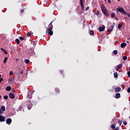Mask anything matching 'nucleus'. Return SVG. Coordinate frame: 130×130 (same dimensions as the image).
<instances>
[{
	"mask_svg": "<svg viewBox=\"0 0 130 130\" xmlns=\"http://www.w3.org/2000/svg\"><path fill=\"white\" fill-rule=\"evenodd\" d=\"M9 98L8 97V95H5L4 96V99H5V100H8V99Z\"/></svg>",
	"mask_w": 130,
	"mask_h": 130,
	"instance_id": "nucleus-34",
	"label": "nucleus"
},
{
	"mask_svg": "<svg viewBox=\"0 0 130 130\" xmlns=\"http://www.w3.org/2000/svg\"><path fill=\"white\" fill-rule=\"evenodd\" d=\"M109 4H111V1L110 0H107Z\"/></svg>",
	"mask_w": 130,
	"mask_h": 130,
	"instance_id": "nucleus-45",
	"label": "nucleus"
},
{
	"mask_svg": "<svg viewBox=\"0 0 130 130\" xmlns=\"http://www.w3.org/2000/svg\"><path fill=\"white\" fill-rule=\"evenodd\" d=\"M118 122L119 124V126H121V124H122V120L118 121Z\"/></svg>",
	"mask_w": 130,
	"mask_h": 130,
	"instance_id": "nucleus-22",
	"label": "nucleus"
},
{
	"mask_svg": "<svg viewBox=\"0 0 130 130\" xmlns=\"http://www.w3.org/2000/svg\"><path fill=\"white\" fill-rule=\"evenodd\" d=\"M118 1V2H119L120 0H117Z\"/></svg>",
	"mask_w": 130,
	"mask_h": 130,
	"instance_id": "nucleus-54",
	"label": "nucleus"
},
{
	"mask_svg": "<svg viewBox=\"0 0 130 130\" xmlns=\"http://www.w3.org/2000/svg\"><path fill=\"white\" fill-rule=\"evenodd\" d=\"M1 109L2 110L3 112H4L5 110H6V107L2 106L1 107Z\"/></svg>",
	"mask_w": 130,
	"mask_h": 130,
	"instance_id": "nucleus-21",
	"label": "nucleus"
},
{
	"mask_svg": "<svg viewBox=\"0 0 130 130\" xmlns=\"http://www.w3.org/2000/svg\"><path fill=\"white\" fill-rule=\"evenodd\" d=\"M87 10H88V7H87L86 9V11H87Z\"/></svg>",
	"mask_w": 130,
	"mask_h": 130,
	"instance_id": "nucleus-49",
	"label": "nucleus"
},
{
	"mask_svg": "<svg viewBox=\"0 0 130 130\" xmlns=\"http://www.w3.org/2000/svg\"><path fill=\"white\" fill-rule=\"evenodd\" d=\"M19 39L20 40H21V41H23V40H26V39H25V38L22 37H20Z\"/></svg>",
	"mask_w": 130,
	"mask_h": 130,
	"instance_id": "nucleus-30",
	"label": "nucleus"
},
{
	"mask_svg": "<svg viewBox=\"0 0 130 130\" xmlns=\"http://www.w3.org/2000/svg\"><path fill=\"white\" fill-rule=\"evenodd\" d=\"M100 14V11H99V10H97L96 13H94V15H96V16H99Z\"/></svg>",
	"mask_w": 130,
	"mask_h": 130,
	"instance_id": "nucleus-24",
	"label": "nucleus"
},
{
	"mask_svg": "<svg viewBox=\"0 0 130 130\" xmlns=\"http://www.w3.org/2000/svg\"><path fill=\"white\" fill-rule=\"evenodd\" d=\"M113 54H115V55L117 54V50H114L113 51Z\"/></svg>",
	"mask_w": 130,
	"mask_h": 130,
	"instance_id": "nucleus-35",
	"label": "nucleus"
},
{
	"mask_svg": "<svg viewBox=\"0 0 130 130\" xmlns=\"http://www.w3.org/2000/svg\"><path fill=\"white\" fill-rule=\"evenodd\" d=\"M126 46V43H122L121 44V47L122 48H124Z\"/></svg>",
	"mask_w": 130,
	"mask_h": 130,
	"instance_id": "nucleus-12",
	"label": "nucleus"
},
{
	"mask_svg": "<svg viewBox=\"0 0 130 130\" xmlns=\"http://www.w3.org/2000/svg\"><path fill=\"white\" fill-rule=\"evenodd\" d=\"M33 33L32 32H29L27 33V37H30V35H32Z\"/></svg>",
	"mask_w": 130,
	"mask_h": 130,
	"instance_id": "nucleus-19",
	"label": "nucleus"
},
{
	"mask_svg": "<svg viewBox=\"0 0 130 130\" xmlns=\"http://www.w3.org/2000/svg\"><path fill=\"white\" fill-rule=\"evenodd\" d=\"M89 34L90 35L93 36V35H94V31L93 30H90L89 32Z\"/></svg>",
	"mask_w": 130,
	"mask_h": 130,
	"instance_id": "nucleus-29",
	"label": "nucleus"
},
{
	"mask_svg": "<svg viewBox=\"0 0 130 130\" xmlns=\"http://www.w3.org/2000/svg\"><path fill=\"white\" fill-rule=\"evenodd\" d=\"M112 121H113V120H112V121H111V123H112Z\"/></svg>",
	"mask_w": 130,
	"mask_h": 130,
	"instance_id": "nucleus-53",
	"label": "nucleus"
},
{
	"mask_svg": "<svg viewBox=\"0 0 130 130\" xmlns=\"http://www.w3.org/2000/svg\"><path fill=\"white\" fill-rule=\"evenodd\" d=\"M127 91L128 92V93H130V87H128L127 89Z\"/></svg>",
	"mask_w": 130,
	"mask_h": 130,
	"instance_id": "nucleus-41",
	"label": "nucleus"
},
{
	"mask_svg": "<svg viewBox=\"0 0 130 130\" xmlns=\"http://www.w3.org/2000/svg\"><path fill=\"white\" fill-rule=\"evenodd\" d=\"M101 9L102 10V13L106 16L107 17H109V14H108V12H107V10H106V8H105V6L103 5V4L102 5L101 7Z\"/></svg>",
	"mask_w": 130,
	"mask_h": 130,
	"instance_id": "nucleus-2",
	"label": "nucleus"
},
{
	"mask_svg": "<svg viewBox=\"0 0 130 130\" xmlns=\"http://www.w3.org/2000/svg\"><path fill=\"white\" fill-rule=\"evenodd\" d=\"M111 18H115V13L112 12L111 14Z\"/></svg>",
	"mask_w": 130,
	"mask_h": 130,
	"instance_id": "nucleus-17",
	"label": "nucleus"
},
{
	"mask_svg": "<svg viewBox=\"0 0 130 130\" xmlns=\"http://www.w3.org/2000/svg\"><path fill=\"white\" fill-rule=\"evenodd\" d=\"M129 118H130V116L129 117Z\"/></svg>",
	"mask_w": 130,
	"mask_h": 130,
	"instance_id": "nucleus-57",
	"label": "nucleus"
},
{
	"mask_svg": "<svg viewBox=\"0 0 130 130\" xmlns=\"http://www.w3.org/2000/svg\"><path fill=\"white\" fill-rule=\"evenodd\" d=\"M114 78H117V77H118V74H117V72H115L114 73Z\"/></svg>",
	"mask_w": 130,
	"mask_h": 130,
	"instance_id": "nucleus-20",
	"label": "nucleus"
},
{
	"mask_svg": "<svg viewBox=\"0 0 130 130\" xmlns=\"http://www.w3.org/2000/svg\"><path fill=\"white\" fill-rule=\"evenodd\" d=\"M19 110H20V111H21L22 110V109H23V105H21L18 108Z\"/></svg>",
	"mask_w": 130,
	"mask_h": 130,
	"instance_id": "nucleus-27",
	"label": "nucleus"
},
{
	"mask_svg": "<svg viewBox=\"0 0 130 130\" xmlns=\"http://www.w3.org/2000/svg\"><path fill=\"white\" fill-rule=\"evenodd\" d=\"M3 113H4L3 110L0 109V114H3Z\"/></svg>",
	"mask_w": 130,
	"mask_h": 130,
	"instance_id": "nucleus-37",
	"label": "nucleus"
},
{
	"mask_svg": "<svg viewBox=\"0 0 130 130\" xmlns=\"http://www.w3.org/2000/svg\"><path fill=\"white\" fill-rule=\"evenodd\" d=\"M123 123L124 125H126L127 124V122H126V121H124Z\"/></svg>",
	"mask_w": 130,
	"mask_h": 130,
	"instance_id": "nucleus-40",
	"label": "nucleus"
},
{
	"mask_svg": "<svg viewBox=\"0 0 130 130\" xmlns=\"http://www.w3.org/2000/svg\"><path fill=\"white\" fill-rule=\"evenodd\" d=\"M24 62L25 63H29L30 62V60L29 59H24Z\"/></svg>",
	"mask_w": 130,
	"mask_h": 130,
	"instance_id": "nucleus-31",
	"label": "nucleus"
},
{
	"mask_svg": "<svg viewBox=\"0 0 130 130\" xmlns=\"http://www.w3.org/2000/svg\"><path fill=\"white\" fill-rule=\"evenodd\" d=\"M27 97L29 98V99H32V93L31 92H29L27 94Z\"/></svg>",
	"mask_w": 130,
	"mask_h": 130,
	"instance_id": "nucleus-14",
	"label": "nucleus"
},
{
	"mask_svg": "<svg viewBox=\"0 0 130 130\" xmlns=\"http://www.w3.org/2000/svg\"><path fill=\"white\" fill-rule=\"evenodd\" d=\"M52 29H53V25H52V22H51L49 24V28H47L46 33H48L49 35L52 36V35H53V31H52Z\"/></svg>",
	"mask_w": 130,
	"mask_h": 130,
	"instance_id": "nucleus-1",
	"label": "nucleus"
},
{
	"mask_svg": "<svg viewBox=\"0 0 130 130\" xmlns=\"http://www.w3.org/2000/svg\"><path fill=\"white\" fill-rule=\"evenodd\" d=\"M27 102L29 103V104H28V106H27V108H28V110H30V109H31V108H32V104H31V101H28Z\"/></svg>",
	"mask_w": 130,
	"mask_h": 130,
	"instance_id": "nucleus-5",
	"label": "nucleus"
},
{
	"mask_svg": "<svg viewBox=\"0 0 130 130\" xmlns=\"http://www.w3.org/2000/svg\"><path fill=\"white\" fill-rule=\"evenodd\" d=\"M122 58L123 60H126V59H127V57H126V56H124Z\"/></svg>",
	"mask_w": 130,
	"mask_h": 130,
	"instance_id": "nucleus-33",
	"label": "nucleus"
},
{
	"mask_svg": "<svg viewBox=\"0 0 130 130\" xmlns=\"http://www.w3.org/2000/svg\"><path fill=\"white\" fill-rule=\"evenodd\" d=\"M99 30L100 32H102L103 31H104L105 30V26L103 25L102 27H99Z\"/></svg>",
	"mask_w": 130,
	"mask_h": 130,
	"instance_id": "nucleus-7",
	"label": "nucleus"
},
{
	"mask_svg": "<svg viewBox=\"0 0 130 130\" xmlns=\"http://www.w3.org/2000/svg\"><path fill=\"white\" fill-rule=\"evenodd\" d=\"M55 91H56V92H57V93H58V92H59V89L56 88V89H55Z\"/></svg>",
	"mask_w": 130,
	"mask_h": 130,
	"instance_id": "nucleus-39",
	"label": "nucleus"
},
{
	"mask_svg": "<svg viewBox=\"0 0 130 130\" xmlns=\"http://www.w3.org/2000/svg\"><path fill=\"white\" fill-rule=\"evenodd\" d=\"M117 12H119V13H122V14H124V15H126V12L124 11V9L121 7H119L117 9Z\"/></svg>",
	"mask_w": 130,
	"mask_h": 130,
	"instance_id": "nucleus-3",
	"label": "nucleus"
},
{
	"mask_svg": "<svg viewBox=\"0 0 130 130\" xmlns=\"http://www.w3.org/2000/svg\"><path fill=\"white\" fill-rule=\"evenodd\" d=\"M127 75H128V77H129V78H130V72L128 71L127 73Z\"/></svg>",
	"mask_w": 130,
	"mask_h": 130,
	"instance_id": "nucleus-38",
	"label": "nucleus"
},
{
	"mask_svg": "<svg viewBox=\"0 0 130 130\" xmlns=\"http://www.w3.org/2000/svg\"><path fill=\"white\" fill-rule=\"evenodd\" d=\"M15 42H16L17 44H20V40L16 39L15 40Z\"/></svg>",
	"mask_w": 130,
	"mask_h": 130,
	"instance_id": "nucleus-25",
	"label": "nucleus"
},
{
	"mask_svg": "<svg viewBox=\"0 0 130 130\" xmlns=\"http://www.w3.org/2000/svg\"><path fill=\"white\" fill-rule=\"evenodd\" d=\"M115 98L116 99H118L119 98H120V93H116Z\"/></svg>",
	"mask_w": 130,
	"mask_h": 130,
	"instance_id": "nucleus-10",
	"label": "nucleus"
},
{
	"mask_svg": "<svg viewBox=\"0 0 130 130\" xmlns=\"http://www.w3.org/2000/svg\"><path fill=\"white\" fill-rule=\"evenodd\" d=\"M1 49L4 52L5 54H8V51H7L5 49L1 48Z\"/></svg>",
	"mask_w": 130,
	"mask_h": 130,
	"instance_id": "nucleus-15",
	"label": "nucleus"
},
{
	"mask_svg": "<svg viewBox=\"0 0 130 130\" xmlns=\"http://www.w3.org/2000/svg\"><path fill=\"white\" fill-rule=\"evenodd\" d=\"M126 42H127V43H128V41H127Z\"/></svg>",
	"mask_w": 130,
	"mask_h": 130,
	"instance_id": "nucleus-55",
	"label": "nucleus"
},
{
	"mask_svg": "<svg viewBox=\"0 0 130 130\" xmlns=\"http://www.w3.org/2000/svg\"><path fill=\"white\" fill-rule=\"evenodd\" d=\"M9 74L11 76H13V75H14L13 71H10Z\"/></svg>",
	"mask_w": 130,
	"mask_h": 130,
	"instance_id": "nucleus-36",
	"label": "nucleus"
},
{
	"mask_svg": "<svg viewBox=\"0 0 130 130\" xmlns=\"http://www.w3.org/2000/svg\"><path fill=\"white\" fill-rule=\"evenodd\" d=\"M20 12L21 13H23L24 12V9H21Z\"/></svg>",
	"mask_w": 130,
	"mask_h": 130,
	"instance_id": "nucleus-46",
	"label": "nucleus"
},
{
	"mask_svg": "<svg viewBox=\"0 0 130 130\" xmlns=\"http://www.w3.org/2000/svg\"><path fill=\"white\" fill-rule=\"evenodd\" d=\"M14 80V79H13L12 78H10L8 79V83H11L12 81H13Z\"/></svg>",
	"mask_w": 130,
	"mask_h": 130,
	"instance_id": "nucleus-26",
	"label": "nucleus"
},
{
	"mask_svg": "<svg viewBox=\"0 0 130 130\" xmlns=\"http://www.w3.org/2000/svg\"><path fill=\"white\" fill-rule=\"evenodd\" d=\"M11 89H12V87H11V86H7L6 88V91H11Z\"/></svg>",
	"mask_w": 130,
	"mask_h": 130,
	"instance_id": "nucleus-16",
	"label": "nucleus"
},
{
	"mask_svg": "<svg viewBox=\"0 0 130 130\" xmlns=\"http://www.w3.org/2000/svg\"><path fill=\"white\" fill-rule=\"evenodd\" d=\"M122 68V64H119L118 66H117V69L120 70V69H121Z\"/></svg>",
	"mask_w": 130,
	"mask_h": 130,
	"instance_id": "nucleus-18",
	"label": "nucleus"
},
{
	"mask_svg": "<svg viewBox=\"0 0 130 130\" xmlns=\"http://www.w3.org/2000/svg\"><path fill=\"white\" fill-rule=\"evenodd\" d=\"M16 61H18V60H19V59H18L17 58L16 59Z\"/></svg>",
	"mask_w": 130,
	"mask_h": 130,
	"instance_id": "nucleus-50",
	"label": "nucleus"
},
{
	"mask_svg": "<svg viewBox=\"0 0 130 130\" xmlns=\"http://www.w3.org/2000/svg\"><path fill=\"white\" fill-rule=\"evenodd\" d=\"M121 27H122V24H119L118 25V29H121Z\"/></svg>",
	"mask_w": 130,
	"mask_h": 130,
	"instance_id": "nucleus-28",
	"label": "nucleus"
},
{
	"mask_svg": "<svg viewBox=\"0 0 130 130\" xmlns=\"http://www.w3.org/2000/svg\"><path fill=\"white\" fill-rule=\"evenodd\" d=\"M121 88L119 87H116L115 88V92H120V91H121Z\"/></svg>",
	"mask_w": 130,
	"mask_h": 130,
	"instance_id": "nucleus-13",
	"label": "nucleus"
},
{
	"mask_svg": "<svg viewBox=\"0 0 130 130\" xmlns=\"http://www.w3.org/2000/svg\"><path fill=\"white\" fill-rule=\"evenodd\" d=\"M105 1V2H106V0H104Z\"/></svg>",
	"mask_w": 130,
	"mask_h": 130,
	"instance_id": "nucleus-56",
	"label": "nucleus"
},
{
	"mask_svg": "<svg viewBox=\"0 0 130 130\" xmlns=\"http://www.w3.org/2000/svg\"><path fill=\"white\" fill-rule=\"evenodd\" d=\"M9 97L11 99H15V94L14 93L10 92L9 93Z\"/></svg>",
	"mask_w": 130,
	"mask_h": 130,
	"instance_id": "nucleus-8",
	"label": "nucleus"
},
{
	"mask_svg": "<svg viewBox=\"0 0 130 130\" xmlns=\"http://www.w3.org/2000/svg\"><path fill=\"white\" fill-rule=\"evenodd\" d=\"M2 78V75L0 74V78Z\"/></svg>",
	"mask_w": 130,
	"mask_h": 130,
	"instance_id": "nucleus-51",
	"label": "nucleus"
},
{
	"mask_svg": "<svg viewBox=\"0 0 130 130\" xmlns=\"http://www.w3.org/2000/svg\"><path fill=\"white\" fill-rule=\"evenodd\" d=\"M6 123H7V124H10L11 123H12V119L9 118L6 120Z\"/></svg>",
	"mask_w": 130,
	"mask_h": 130,
	"instance_id": "nucleus-9",
	"label": "nucleus"
},
{
	"mask_svg": "<svg viewBox=\"0 0 130 130\" xmlns=\"http://www.w3.org/2000/svg\"><path fill=\"white\" fill-rule=\"evenodd\" d=\"M115 126H116V125L115 124H112L111 125V128L114 129V128H115Z\"/></svg>",
	"mask_w": 130,
	"mask_h": 130,
	"instance_id": "nucleus-23",
	"label": "nucleus"
},
{
	"mask_svg": "<svg viewBox=\"0 0 130 130\" xmlns=\"http://www.w3.org/2000/svg\"><path fill=\"white\" fill-rule=\"evenodd\" d=\"M19 73L21 75H23V71H20Z\"/></svg>",
	"mask_w": 130,
	"mask_h": 130,
	"instance_id": "nucleus-44",
	"label": "nucleus"
},
{
	"mask_svg": "<svg viewBox=\"0 0 130 130\" xmlns=\"http://www.w3.org/2000/svg\"><path fill=\"white\" fill-rule=\"evenodd\" d=\"M6 120V117L4 116L0 115V121L3 122Z\"/></svg>",
	"mask_w": 130,
	"mask_h": 130,
	"instance_id": "nucleus-6",
	"label": "nucleus"
},
{
	"mask_svg": "<svg viewBox=\"0 0 130 130\" xmlns=\"http://www.w3.org/2000/svg\"><path fill=\"white\" fill-rule=\"evenodd\" d=\"M1 98H2V95H0V99H1Z\"/></svg>",
	"mask_w": 130,
	"mask_h": 130,
	"instance_id": "nucleus-52",
	"label": "nucleus"
},
{
	"mask_svg": "<svg viewBox=\"0 0 130 130\" xmlns=\"http://www.w3.org/2000/svg\"><path fill=\"white\" fill-rule=\"evenodd\" d=\"M115 130H119V127L117 126Z\"/></svg>",
	"mask_w": 130,
	"mask_h": 130,
	"instance_id": "nucleus-43",
	"label": "nucleus"
},
{
	"mask_svg": "<svg viewBox=\"0 0 130 130\" xmlns=\"http://www.w3.org/2000/svg\"><path fill=\"white\" fill-rule=\"evenodd\" d=\"M3 81H4V79H3L2 78H0V83H2Z\"/></svg>",
	"mask_w": 130,
	"mask_h": 130,
	"instance_id": "nucleus-42",
	"label": "nucleus"
},
{
	"mask_svg": "<svg viewBox=\"0 0 130 130\" xmlns=\"http://www.w3.org/2000/svg\"><path fill=\"white\" fill-rule=\"evenodd\" d=\"M114 28V24L112 25L110 28L108 29L109 32H112L113 31V29Z\"/></svg>",
	"mask_w": 130,
	"mask_h": 130,
	"instance_id": "nucleus-4",
	"label": "nucleus"
},
{
	"mask_svg": "<svg viewBox=\"0 0 130 130\" xmlns=\"http://www.w3.org/2000/svg\"><path fill=\"white\" fill-rule=\"evenodd\" d=\"M80 6L83 10L84 9V4L83 3V0H80Z\"/></svg>",
	"mask_w": 130,
	"mask_h": 130,
	"instance_id": "nucleus-11",
	"label": "nucleus"
},
{
	"mask_svg": "<svg viewBox=\"0 0 130 130\" xmlns=\"http://www.w3.org/2000/svg\"><path fill=\"white\" fill-rule=\"evenodd\" d=\"M118 69L117 68V69H116V71H117V72H118Z\"/></svg>",
	"mask_w": 130,
	"mask_h": 130,
	"instance_id": "nucleus-48",
	"label": "nucleus"
},
{
	"mask_svg": "<svg viewBox=\"0 0 130 130\" xmlns=\"http://www.w3.org/2000/svg\"><path fill=\"white\" fill-rule=\"evenodd\" d=\"M7 60H8V57H6L4 58V63H6L7 62Z\"/></svg>",
	"mask_w": 130,
	"mask_h": 130,
	"instance_id": "nucleus-32",
	"label": "nucleus"
},
{
	"mask_svg": "<svg viewBox=\"0 0 130 130\" xmlns=\"http://www.w3.org/2000/svg\"><path fill=\"white\" fill-rule=\"evenodd\" d=\"M115 20H116V21H118V18H117V17H115Z\"/></svg>",
	"mask_w": 130,
	"mask_h": 130,
	"instance_id": "nucleus-47",
	"label": "nucleus"
}]
</instances>
